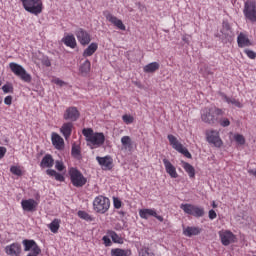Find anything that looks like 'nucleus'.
<instances>
[{
    "label": "nucleus",
    "instance_id": "33",
    "mask_svg": "<svg viewBox=\"0 0 256 256\" xmlns=\"http://www.w3.org/2000/svg\"><path fill=\"white\" fill-rule=\"evenodd\" d=\"M180 209L186 213V215H193V209H195V205L193 204H181Z\"/></svg>",
    "mask_w": 256,
    "mask_h": 256
},
{
    "label": "nucleus",
    "instance_id": "21",
    "mask_svg": "<svg viewBox=\"0 0 256 256\" xmlns=\"http://www.w3.org/2000/svg\"><path fill=\"white\" fill-rule=\"evenodd\" d=\"M237 44L238 47H251V45H253V43L251 42V40H249V37L247 36V34L241 32L238 37H237Z\"/></svg>",
    "mask_w": 256,
    "mask_h": 256
},
{
    "label": "nucleus",
    "instance_id": "5",
    "mask_svg": "<svg viewBox=\"0 0 256 256\" xmlns=\"http://www.w3.org/2000/svg\"><path fill=\"white\" fill-rule=\"evenodd\" d=\"M111 207V201L105 196H97L93 201V209L96 213L104 214L109 211Z\"/></svg>",
    "mask_w": 256,
    "mask_h": 256
},
{
    "label": "nucleus",
    "instance_id": "19",
    "mask_svg": "<svg viewBox=\"0 0 256 256\" xmlns=\"http://www.w3.org/2000/svg\"><path fill=\"white\" fill-rule=\"evenodd\" d=\"M37 201L33 199H27V200H22L21 201V206L23 211H28V212H33L35 209H37Z\"/></svg>",
    "mask_w": 256,
    "mask_h": 256
},
{
    "label": "nucleus",
    "instance_id": "57",
    "mask_svg": "<svg viewBox=\"0 0 256 256\" xmlns=\"http://www.w3.org/2000/svg\"><path fill=\"white\" fill-rule=\"evenodd\" d=\"M182 40L184 41V43H189V36L187 35L183 36Z\"/></svg>",
    "mask_w": 256,
    "mask_h": 256
},
{
    "label": "nucleus",
    "instance_id": "15",
    "mask_svg": "<svg viewBox=\"0 0 256 256\" xmlns=\"http://www.w3.org/2000/svg\"><path fill=\"white\" fill-rule=\"evenodd\" d=\"M4 251L6 253V255H9V256H20L21 255V244L19 243H12L10 245H7L5 248H4Z\"/></svg>",
    "mask_w": 256,
    "mask_h": 256
},
{
    "label": "nucleus",
    "instance_id": "26",
    "mask_svg": "<svg viewBox=\"0 0 256 256\" xmlns=\"http://www.w3.org/2000/svg\"><path fill=\"white\" fill-rule=\"evenodd\" d=\"M110 255L111 256H131V250L114 248L111 250Z\"/></svg>",
    "mask_w": 256,
    "mask_h": 256
},
{
    "label": "nucleus",
    "instance_id": "48",
    "mask_svg": "<svg viewBox=\"0 0 256 256\" xmlns=\"http://www.w3.org/2000/svg\"><path fill=\"white\" fill-rule=\"evenodd\" d=\"M52 83H54L55 85H58V87L65 86V81H63V80H61L59 78L52 79Z\"/></svg>",
    "mask_w": 256,
    "mask_h": 256
},
{
    "label": "nucleus",
    "instance_id": "35",
    "mask_svg": "<svg viewBox=\"0 0 256 256\" xmlns=\"http://www.w3.org/2000/svg\"><path fill=\"white\" fill-rule=\"evenodd\" d=\"M121 143H122V146L124 147V149H131V145H132L131 137L123 136L121 138Z\"/></svg>",
    "mask_w": 256,
    "mask_h": 256
},
{
    "label": "nucleus",
    "instance_id": "11",
    "mask_svg": "<svg viewBox=\"0 0 256 256\" xmlns=\"http://www.w3.org/2000/svg\"><path fill=\"white\" fill-rule=\"evenodd\" d=\"M219 237L222 245H231V243H235V234L229 230H222L219 232Z\"/></svg>",
    "mask_w": 256,
    "mask_h": 256
},
{
    "label": "nucleus",
    "instance_id": "16",
    "mask_svg": "<svg viewBox=\"0 0 256 256\" xmlns=\"http://www.w3.org/2000/svg\"><path fill=\"white\" fill-rule=\"evenodd\" d=\"M105 17L107 21H109V23H112V25H114V27H117V29H120V31H125L126 27L121 19L117 18L111 13H107Z\"/></svg>",
    "mask_w": 256,
    "mask_h": 256
},
{
    "label": "nucleus",
    "instance_id": "58",
    "mask_svg": "<svg viewBox=\"0 0 256 256\" xmlns=\"http://www.w3.org/2000/svg\"><path fill=\"white\" fill-rule=\"evenodd\" d=\"M212 207L213 209H217V203H215V201L212 202Z\"/></svg>",
    "mask_w": 256,
    "mask_h": 256
},
{
    "label": "nucleus",
    "instance_id": "44",
    "mask_svg": "<svg viewBox=\"0 0 256 256\" xmlns=\"http://www.w3.org/2000/svg\"><path fill=\"white\" fill-rule=\"evenodd\" d=\"M244 53L247 55V57L249 59H255L256 58V53L253 50L245 49Z\"/></svg>",
    "mask_w": 256,
    "mask_h": 256
},
{
    "label": "nucleus",
    "instance_id": "37",
    "mask_svg": "<svg viewBox=\"0 0 256 256\" xmlns=\"http://www.w3.org/2000/svg\"><path fill=\"white\" fill-rule=\"evenodd\" d=\"M35 243L34 240H23L22 244L24 245V251H31Z\"/></svg>",
    "mask_w": 256,
    "mask_h": 256
},
{
    "label": "nucleus",
    "instance_id": "17",
    "mask_svg": "<svg viewBox=\"0 0 256 256\" xmlns=\"http://www.w3.org/2000/svg\"><path fill=\"white\" fill-rule=\"evenodd\" d=\"M96 161H98L99 165L104 170H109L111 167H113V158L110 156H104V157H96Z\"/></svg>",
    "mask_w": 256,
    "mask_h": 256
},
{
    "label": "nucleus",
    "instance_id": "29",
    "mask_svg": "<svg viewBox=\"0 0 256 256\" xmlns=\"http://www.w3.org/2000/svg\"><path fill=\"white\" fill-rule=\"evenodd\" d=\"M159 69V63L158 62H151L144 66L143 71L144 73H155Z\"/></svg>",
    "mask_w": 256,
    "mask_h": 256
},
{
    "label": "nucleus",
    "instance_id": "40",
    "mask_svg": "<svg viewBox=\"0 0 256 256\" xmlns=\"http://www.w3.org/2000/svg\"><path fill=\"white\" fill-rule=\"evenodd\" d=\"M122 121L126 123V125H131L135 121V118L132 115L125 114L122 116Z\"/></svg>",
    "mask_w": 256,
    "mask_h": 256
},
{
    "label": "nucleus",
    "instance_id": "12",
    "mask_svg": "<svg viewBox=\"0 0 256 256\" xmlns=\"http://www.w3.org/2000/svg\"><path fill=\"white\" fill-rule=\"evenodd\" d=\"M75 35L80 45H89L91 43V35L83 28L76 30Z\"/></svg>",
    "mask_w": 256,
    "mask_h": 256
},
{
    "label": "nucleus",
    "instance_id": "28",
    "mask_svg": "<svg viewBox=\"0 0 256 256\" xmlns=\"http://www.w3.org/2000/svg\"><path fill=\"white\" fill-rule=\"evenodd\" d=\"M222 99H223V101L228 103V105H234V107H238V109H241L243 107V104L235 98H229V97L223 95Z\"/></svg>",
    "mask_w": 256,
    "mask_h": 256
},
{
    "label": "nucleus",
    "instance_id": "7",
    "mask_svg": "<svg viewBox=\"0 0 256 256\" xmlns=\"http://www.w3.org/2000/svg\"><path fill=\"white\" fill-rule=\"evenodd\" d=\"M167 139L171 147L174 148L175 151L181 153L182 155H184V157H187V159H191V153L189 152V150H187V148L183 146V144H181V142H179L177 137H175L173 134H169L167 136Z\"/></svg>",
    "mask_w": 256,
    "mask_h": 256
},
{
    "label": "nucleus",
    "instance_id": "1",
    "mask_svg": "<svg viewBox=\"0 0 256 256\" xmlns=\"http://www.w3.org/2000/svg\"><path fill=\"white\" fill-rule=\"evenodd\" d=\"M82 133L90 149H99L105 144V134L102 132H94L91 128H84Z\"/></svg>",
    "mask_w": 256,
    "mask_h": 256
},
{
    "label": "nucleus",
    "instance_id": "38",
    "mask_svg": "<svg viewBox=\"0 0 256 256\" xmlns=\"http://www.w3.org/2000/svg\"><path fill=\"white\" fill-rule=\"evenodd\" d=\"M78 217H80V219H84V221H93V217L85 211H78Z\"/></svg>",
    "mask_w": 256,
    "mask_h": 256
},
{
    "label": "nucleus",
    "instance_id": "13",
    "mask_svg": "<svg viewBox=\"0 0 256 256\" xmlns=\"http://www.w3.org/2000/svg\"><path fill=\"white\" fill-rule=\"evenodd\" d=\"M79 116V110H77L76 107H69L65 110L63 119H65V121H77Z\"/></svg>",
    "mask_w": 256,
    "mask_h": 256
},
{
    "label": "nucleus",
    "instance_id": "42",
    "mask_svg": "<svg viewBox=\"0 0 256 256\" xmlns=\"http://www.w3.org/2000/svg\"><path fill=\"white\" fill-rule=\"evenodd\" d=\"M32 251L33 255H41V248H39V245H37V242H35L34 246H32Z\"/></svg>",
    "mask_w": 256,
    "mask_h": 256
},
{
    "label": "nucleus",
    "instance_id": "54",
    "mask_svg": "<svg viewBox=\"0 0 256 256\" xmlns=\"http://www.w3.org/2000/svg\"><path fill=\"white\" fill-rule=\"evenodd\" d=\"M46 174L49 175L50 177H55L57 175V171L53 169H48L46 170Z\"/></svg>",
    "mask_w": 256,
    "mask_h": 256
},
{
    "label": "nucleus",
    "instance_id": "53",
    "mask_svg": "<svg viewBox=\"0 0 256 256\" xmlns=\"http://www.w3.org/2000/svg\"><path fill=\"white\" fill-rule=\"evenodd\" d=\"M5 153H7V148L0 146V159H3V157H5Z\"/></svg>",
    "mask_w": 256,
    "mask_h": 256
},
{
    "label": "nucleus",
    "instance_id": "46",
    "mask_svg": "<svg viewBox=\"0 0 256 256\" xmlns=\"http://www.w3.org/2000/svg\"><path fill=\"white\" fill-rule=\"evenodd\" d=\"M113 205H114L115 209H121L122 202L119 198L114 197L113 198Z\"/></svg>",
    "mask_w": 256,
    "mask_h": 256
},
{
    "label": "nucleus",
    "instance_id": "55",
    "mask_svg": "<svg viewBox=\"0 0 256 256\" xmlns=\"http://www.w3.org/2000/svg\"><path fill=\"white\" fill-rule=\"evenodd\" d=\"M43 65H45V67H51V61L46 58V59L43 61Z\"/></svg>",
    "mask_w": 256,
    "mask_h": 256
},
{
    "label": "nucleus",
    "instance_id": "22",
    "mask_svg": "<svg viewBox=\"0 0 256 256\" xmlns=\"http://www.w3.org/2000/svg\"><path fill=\"white\" fill-rule=\"evenodd\" d=\"M72 131H73V123L71 122L64 123L60 128V133H62L65 139H67L68 137H71Z\"/></svg>",
    "mask_w": 256,
    "mask_h": 256
},
{
    "label": "nucleus",
    "instance_id": "10",
    "mask_svg": "<svg viewBox=\"0 0 256 256\" xmlns=\"http://www.w3.org/2000/svg\"><path fill=\"white\" fill-rule=\"evenodd\" d=\"M139 216L141 219H149V217H155L158 221L162 223L163 216H159L157 214V210L155 208H144L139 210Z\"/></svg>",
    "mask_w": 256,
    "mask_h": 256
},
{
    "label": "nucleus",
    "instance_id": "34",
    "mask_svg": "<svg viewBox=\"0 0 256 256\" xmlns=\"http://www.w3.org/2000/svg\"><path fill=\"white\" fill-rule=\"evenodd\" d=\"M203 215H205V209L203 207L194 205L192 216L193 217H203Z\"/></svg>",
    "mask_w": 256,
    "mask_h": 256
},
{
    "label": "nucleus",
    "instance_id": "6",
    "mask_svg": "<svg viewBox=\"0 0 256 256\" xmlns=\"http://www.w3.org/2000/svg\"><path fill=\"white\" fill-rule=\"evenodd\" d=\"M68 173L71 183L74 187H83L84 185H86L87 178L83 176V173L77 170V168H70Z\"/></svg>",
    "mask_w": 256,
    "mask_h": 256
},
{
    "label": "nucleus",
    "instance_id": "9",
    "mask_svg": "<svg viewBox=\"0 0 256 256\" xmlns=\"http://www.w3.org/2000/svg\"><path fill=\"white\" fill-rule=\"evenodd\" d=\"M206 140L210 145H214V147H223V140H221V137L219 136V131H206Z\"/></svg>",
    "mask_w": 256,
    "mask_h": 256
},
{
    "label": "nucleus",
    "instance_id": "20",
    "mask_svg": "<svg viewBox=\"0 0 256 256\" xmlns=\"http://www.w3.org/2000/svg\"><path fill=\"white\" fill-rule=\"evenodd\" d=\"M201 228L197 226H187L183 228V235L185 237H195L201 234Z\"/></svg>",
    "mask_w": 256,
    "mask_h": 256
},
{
    "label": "nucleus",
    "instance_id": "52",
    "mask_svg": "<svg viewBox=\"0 0 256 256\" xmlns=\"http://www.w3.org/2000/svg\"><path fill=\"white\" fill-rule=\"evenodd\" d=\"M5 105H11L13 103V97L12 96H6L4 99Z\"/></svg>",
    "mask_w": 256,
    "mask_h": 256
},
{
    "label": "nucleus",
    "instance_id": "32",
    "mask_svg": "<svg viewBox=\"0 0 256 256\" xmlns=\"http://www.w3.org/2000/svg\"><path fill=\"white\" fill-rule=\"evenodd\" d=\"M61 221L59 219H54L49 225L48 228L50 229L51 233H57L59 231Z\"/></svg>",
    "mask_w": 256,
    "mask_h": 256
},
{
    "label": "nucleus",
    "instance_id": "60",
    "mask_svg": "<svg viewBox=\"0 0 256 256\" xmlns=\"http://www.w3.org/2000/svg\"><path fill=\"white\" fill-rule=\"evenodd\" d=\"M229 33H231V31H230V30H228V32L226 33V35H229Z\"/></svg>",
    "mask_w": 256,
    "mask_h": 256
},
{
    "label": "nucleus",
    "instance_id": "50",
    "mask_svg": "<svg viewBox=\"0 0 256 256\" xmlns=\"http://www.w3.org/2000/svg\"><path fill=\"white\" fill-rule=\"evenodd\" d=\"M208 217L211 221H213V219H217V212H215V210H209Z\"/></svg>",
    "mask_w": 256,
    "mask_h": 256
},
{
    "label": "nucleus",
    "instance_id": "3",
    "mask_svg": "<svg viewBox=\"0 0 256 256\" xmlns=\"http://www.w3.org/2000/svg\"><path fill=\"white\" fill-rule=\"evenodd\" d=\"M223 111L217 107L204 108L201 112V119L210 125L217 121V117L223 115Z\"/></svg>",
    "mask_w": 256,
    "mask_h": 256
},
{
    "label": "nucleus",
    "instance_id": "24",
    "mask_svg": "<svg viewBox=\"0 0 256 256\" xmlns=\"http://www.w3.org/2000/svg\"><path fill=\"white\" fill-rule=\"evenodd\" d=\"M181 166L184 169V171L187 172L188 177H190V179L195 178V167H193V165L189 164L188 162L181 161Z\"/></svg>",
    "mask_w": 256,
    "mask_h": 256
},
{
    "label": "nucleus",
    "instance_id": "23",
    "mask_svg": "<svg viewBox=\"0 0 256 256\" xmlns=\"http://www.w3.org/2000/svg\"><path fill=\"white\" fill-rule=\"evenodd\" d=\"M62 42L64 43V45H66V47H70V49H75V47H77V40L73 35H66L62 39Z\"/></svg>",
    "mask_w": 256,
    "mask_h": 256
},
{
    "label": "nucleus",
    "instance_id": "61",
    "mask_svg": "<svg viewBox=\"0 0 256 256\" xmlns=\"http://www.w3.org/2000/svg\"><path fill=\"white\" fill-rule=\"evenodd\" d=\"M0 86H1V81H0Z\"/></svg>",
    "mask_w": 256,
    "mask_h": 256
},
{
    "label": "nucleus",
    "instance_id": "27",
    "mask_svg": "<svg viewBox=\"0 0 256 256\" xmlns=\"http://www.w3.org/2000/svg\"><path fill=\"white\" fill-rule=\"evenodd\" d=\"M55 163V160H53V157L49 154L45 155L40 163V166L43 168H49L52 167Z\"/></svg>",
    "mask_w": 256,
    "mask_h": 256
},
{
    "label": "nucleus",
    "instance_id": "51",
    "mask_svg": "<svg viewBox=\"0 0 256 256\" xmlns=\"http://www.w3.org/2000/svg\"><path fill=\"white\" fill-rule=\"evenodd\" d=\"M55 180L56 181H60L61 183H63V181H65V176H63V174L60 173H56Z\"/></svg>",
    "mask_w": 256,
    "mask_h": 256
},
{
    "label": "nucleus",
    "instance_id": "4",
    "mask_svg": "<svg viewBox=\"0 0 256 256\" xmlns=\"http://www.w3.org/2000/svg\"><path fill=\"white\" fill-rule=\"evenodd\" d=\"M9 68L10 71H12V73L16 75V77H19L25 83H31V74H29L21 64L10 62Z\"/></svg>",
    "mask_w": 256,
    "mask_h": 256
},
{
    "label": "nucleus",
    "instance_id": "43",
    "mask_svg": "<svg viewBox=\"0 0 256 256\" xmlns=\"http://www.w3.org/2000/svg\"><path fill=\"white\" fill-rule=\"evenodd\" d=\"M80 153H81V150H80L79 146L73 145L72 146V155H73V157H79Z\"/></svg>",
    "mask_w": 256,
    "mask_h": 256
},
{
    "label": "nucleus",
    "instance_id": "47",
    "mask_svg": "<svg viewBox=\"0 0 256 256\" xmlns=\"http://www.w3.org/2000/svg\"><path fill=\"white\" fill-rule=\"evenodd\" d=\"M110 236H103L102 241L105 245V247H111L112 242H111V238H109Z\"/></svg>",
    "mask_w": 256,
    "mask_h": 256
},
{
    "label": "nucleus",
    "instance_id": "8",
    "mask_svg": "<svg viewBox=\"0 0 256 256\" xmlns=\"http://www.w3.org/2000/svg\"><path fill=\"white\" fill-rule=\"evenodd\" d=\"M244 16L248 21H251V23L256 22V4L255 1H246L244 5Z\"/></svg>",
    "mask_w": 256,
    "mask_h": 256
},
{
    "label": "nucleus",
    "instance_id": "14",
    "mask_svg": "<svg viewBox=\"0 0 256 256\" xmlns=\"http://www.w3.org/2000/svg\"><path fill=\"white\" fill-rule=\"evenodd\" d=\"M163 163L165 171L167 174H169L171 179H177V177H179V174L177 173V168L175 167V165H173V163H171V161H169L167 158L163 159Z\"/></svg>",
    "mask_w": 256,
    "mask_h": 256
},
{
    "label": "nucleus",
    "instance_id": "18",
    "mask_svg": "<svg viewBox=\"0 0 256 256\" xmlns=\"http://www.w3.org/2000/svg\"><path fill=\"white\" fill-rule=\"evenodd\" d=\"M51 141L52 145L55 147V149H58V151H61L65 147V141L59 134L53 132L51 135Z\"/></svg>",
    "mask_w": 256,
    "mask_h": 256
},
{
    "label": "nucleus",
    "instance_id": "39",
    "mask_svg": "<svg viewBox=\"0 0 256 256\" xmlns=\"http://www.w3.org/2000/svg\"><path fill=\"white\" fill-rule=\"evenodd\" d=\"M234 141L237 145H245V136L241 134H234Z\"/></svg>",
    "mask_w": 256,
    "mask_h": 256
},
{
    "label": "nucleus",
    "instance_id": "49",
    "mask_svg": "<svg viewBox=\"0 0 256 256\" xmlns=\"http://www.w3.org/2000/svg\"><path fill=\"white\" fill-rule=\"evenodd\" d=\"M2 91L4 93H11V91H13V86L5 84L4 86H2Z\"/></svg>",
    "mask_w": 256,
    "mask_h": 256
},
{
    "label": "nucleus",
    "instance_id": "56",
    "mask_svg": "<svg viewBox=\"0 0 256 256\" xmlns=\"http://www.w3.org/2000/svg\"><path fill=\"white\" fill-rule=\"evenodd\" d=\"M248 173L249 175H253L254 177H256V169H249Z\"/></svg>",
    "mask_w": 256,
    "mask_h": 256
},
{
    "label": "nucleus",
    "instance_id": "36",
    "mask_svg": "<svg viewBox=\"0 0 256 256\" xmlns=\"http://www.w3.org/2000/svg\"><path fill=\"white\" fill-rule=\"evenodd\" d=\"M10 173L16 175V177H21V175H23V170L21 169V166H11Z\"/></svg>",
    "mask_w": 256,
    "mask_h": 256
},
{
    "label": "nucleus",
    "instance_id": "31",
    "mask_svg": "<svg viewBox=\"0 0 256 256\" xmlns=\"http://www.w3.org/2000/svg\"><path fill=\"white\" fill-rule=\"evenodd\" d=\"M107 235L110 236L113 243H118L119 245H123V239L121 238V236H119L117 233H115V231L110 230L107 232Z\"/></svg>",
    "mask_w": 256,
    "mask_h": 256
},
{
    "label": "nucleus",
    "instance_id": "45",
    "mask_svg": "<svg viewBox=\"0 0 256 256\" xmlns=\"http://www.w3.org/2000/svg\"><path fill=\"white\" fill-rule=\"evenodd\" d=\"M219 123L221 127H229V125H231V121H229L228 118H221Z\"/></svg>",
    "mask_w": 256,
    "mask_h": 256
},
{
    "label": "nucleus",
    "instance_id": "41",
    "mask_svg": "<svg viewBox=\"0 0 256 256\" xmlns=\"http://www.w3.org/2000/svg\"><path fill=\"white\" fill-rule=\"evenodd\" d=\"M55 169L57 171H65L66 167H65V164L63 163V161L61 160H56L55 161Z\"/></svg>",
    "mask_w": 256,
    "mask_h": 256
},
{
    "label": "nucleus",
    "instance_id": "30",
    "mask_svg": "<svg viewBox=\"0 0 256 256\" xmlns=\"http://www.w3.org/2000/svg\"><path fill=\"white\" fill-rule=\"evenodd\" d=\"M91 71V62L89 60H85V62L80 66L81 75H88Z\"/></svg>",
    "mask_w": 256,
    "mask_h": 256
},
{
    "label": "nucleus",
    "instance_id": "2",
    "mask_svg": "<svg viewBox=\"0 0 256 256\" xmlns=\"http://www.w3.org/2000/svg\"><path fill=\"white\" fill-rule=\"evenodd\" d=\"M22 7L32 15H41L43 13V0H20Z\"/></svg>",
    "mask_w": 256,
    "mask_h": 256
},
{
    "label": "nucleus",
    "instance_id": "25",
    "mask_svg": "<svg viewBox=\"0 0 256 256\" xmlns=\"http://www.w3.org/2000/svg\"><path fill=\"white\" fill-rule=\"evenodd\" d=\"M99 49V44L92 42L84 51L83 57H91Z\"/></svg>",
    "mask_w": 256,
    "mask_h": 256
},
{
    "label": "nucleus",
    "instance_id": "59",
    "mask_svg": "<svg viewBox=\"0 0 256 256\" xmlns=\"http://www.w3.org/2000/svg\"><path fill=\"white\" fill-rule=\"evenodd\" d=\"M3 103V99L0 98V105Z\"/></svg>",
    "mask_w": 256,
    "mask_h": 256
}]
</instances>
